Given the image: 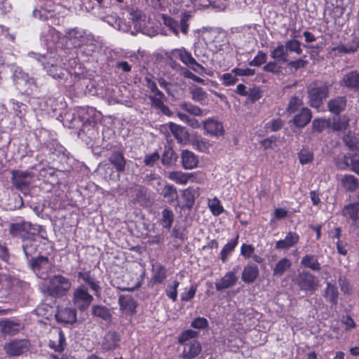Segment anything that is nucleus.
<instances>
[{
    "instance_id": "12",
    "label": "nucleus",
    "mask_w": 359,
    "mask_h": 359,
    "mask_svg": "<svg viewBox=\"0 0 359 359\" xmlns=\"http://www.w3.org/2000/svg\"><path fill=\"white\" fill-rule=\"evenodd\" d=\"M76 310L74 308L64 307L58 309L55 318L59 323L73 324L76 321Z\"/></svg>"
},
{
    "instance_id": "47",
    "label": "nucleus",
    "mask_w": 359,
    "mask_h": 359,
    "mask_svg": "<svg viewBox=\"0 0 359 359\" xmlns=\"http://www.w3.org/2000/svg\"><path fill=\"white\" fill-rule=\"evenodd\" d=\"M194 101L202 104L207 98V93L201 87L194 86L189 88Z\"/></svg>"
},
{
    "instance_id": "33",
    "label": "nucleus",
    "mask_w": 359,
    "mask_h": 359,
    "mask_svg": "<svg viewBox=\"0 0 359 359\" xmlns=\"http://www.w3.org/2000/svg\"><path fill=\"white\" fill-rule=\"evenodd\" d=\"M194 177L192 173H186L182 171H171L167 174V177L178 184H187L189 180Z\"/></svg>"
},
{
    "instance_id": "17",
    "label": "nucleus",
    "mask_w": 359,
    "mask_h": 359,
    "mask_svg": "<svg viewBox=\"0 0 359 359\" xmlns=\"http://www.w3.org/2000/svg\"><path fill=\"white\" fill-rule=\"evenodd\" d=\"M299 236L294 231H289L284 239L276 241L275 248L277 250H287L298 243Z\"/></svg>"
},
{
    "instance_id": "9",
    "label": "nucleus",
    "mask_w": 359,
    "mask_h": 359,
    "mask_svg": "<svg viewBox=\"0 0 359 359\" xmlns=\"http://www.w3.org/2000/svg\"><path fill=\"white\" fill-rule=\"evenodd\" d=\"M29 343L25 339L13 340L4 345L6 353L11 356H17L27 352Z\"/></svg>"
},
{
    "instance_id": "49",
    "label": "nucleus",
    "mask_w": 359,
    "mask_h": 359,
    "mask_svg": "<svg viewBox=\"0 0 359 359\" xmlns=\"http://www.w3.org/2000/svg\"><path fill=\"white\" fill-rule=\"evenodd\" d=\"M182 198L184 201V206L190 210L195 203V193L191 188H187L182 193Z\"/></svg>"
},
{
    "instance_id": "2",
    "label": "nucleus",
    "mask_w": 359,
    "mask_h": 359,
    "mask_svg": "<svg viewBox=\"0 0 359 359\" xmlns=\"http://www.w3.org/2000/svg\"><path fill=\"white\" fill-rule=\"evenodd\" d=\"M72 280L62 275H54L48 280L46 292L54 297L65 296L72 287Z\"/></svg>"
},
{
    "instance_id": "29",
    "label": "nucleus",
    "mask_w": 359,
    "mask_h": 359,
    "mask_svg": "<svg viewBox=\"0 0 359 359\" xmlns=\"http://www.w3.org/2000/svg\"><path fill=\"white\" fill-rule=\"evenodd\" d=\"M130 15L136 30L142 31L146 26L147 15L139 9L132 10Z\"/></svg>"
},
{
    "instance_id": "11",
    "label": "nucleus",
    "mask_w": 359,
    "mask_h": 359,
    "mask_svg": "<svg viewBox=\"0 0 359 359\" xmlns=\"http://www.w3.org/2000/svg\"><path fill=\"white\" fill-rule=\"evenodd\" d=\"M120 341V334L116 331L109 330L105 333L102 338V349L104 351H114L119 347Z\"/></svg>"
},
{
    "instance_id": "16",
    "label": "nucleus",
    "mask_w": 359,
    "mask_h": 359,
    "mask_svg": "<svg viewBox=\"0 0 359 359\" xmlns=\"http://www.w3.org/2000/svg\"><path fill=\"white\" fill-rule=\"evenodd\" d=\"M32 229V224L27 222H18L11 224L10 231L15 236L22 239L29 238V232Z\"/></svg>"
},
{
    "instance_id": "23",
    "label": "nucleus",
    "mask_w": 359,
    "mask_h": 359,
    "mask_svg": "<svg viewBox=\"0 0 359 359\" xmlns=\"http://www.w3.org/2000/svg\"><path fill=\"white\" fill-rule=\"evenodd\" d=\"M346 103L347 100L345 96H337L328 102V109L331 113L339 115L345 109Z\"/></svg>"
},
{
    "instance_id": "51",
    "label": "nucleus",
    "mask_w": 359,
    "mask_h": 359,
    "mask_svg": "<svg viewBox=\"0 0 359 359\" xmlns=\"http://www.w3.org/2000/svg\"><path fill=\"white\" fill-rule=\"evenodd\" d=\"M154 277L155 283H161L166 278V272L165 268L161 264H156L153 266Z\"/></svg>"
},
{
    "instance_id": "6",
    "label": "nucleus",
    "mask_w": 359,
    "mask_h": 359,
    "mask_svg": "<svg viewBox=\"0 0 359 359\" xmlns=\"http://www.w3.org/2000/svg\"><path fill=\"white\" fill-rule=\"evenodd\" d=\"M29 264L34 273L41 279L48 277V271L50 269L49 259L45 256H38L29 260Z\"/></svg>"
},
{
    "instance_id": "62",
    "label": "nucleus",
    "mask_w": 359,
    "mask_h": 359,
    "mask_svg": "<svg viewBox=\"0 0 359 359\" xmlns=\"http://www.w3.org/2000/svg\"><path fill=\"white\" fill-rule=\"evenodd\" d=\"M40 10H34L33 12V15L35 18H37L42 20H46L49 18V14L50 12L53 11V9L49 6L48 7L44 8L43 6H41Z\"/></svg>"
},
{
    "instance_id": "61",
    "label": "nucleus",
    "mask_w": 359,
    "mask_h": 359,
    "mask_svg": "<svg viewBox=\"0 0 359 359\" xmlns=\"http://www.w3.org/2000/svg\"><path fill=\"white\" fill-rule=\"evenodd\" d=\"M278 62H280L275 60L270 61L264 66L263 70L266 72L278 74L281 72L282 69V67L278 65Z\"/></svg>"
},
{
    "instance_id": "26",
    "label": "nucleus",
    "mask_w": 359,
    "mask_h": 359,
    "mask_svg": "<svg viewBox=\"0 0 359 359\" xmlns=\"http://www.w3.org/2000/svg\"><path fill=\"white\" fill-rule=\"evenodd\" d=\"M182 167L187 170L196 168L198 163V157L191 151L182 150L181 153Z\"/></svg>"
},
{
    "instance_id": "37",
    "label": "nucleus",
    "mask_w": 359,
    "mask_h": 359,
    "mask_svg": "<svg viewBox=\"0 0 359 359\" xmlns=\"http://www.w3.org/2000/svg\"><path fill=\"white\" fill-rule=\"evenodd\" d=\"M37 246V242L35 240L30 238L23 239L22 248L27 259L29 260V258L36 253Z\"/></svg>"
},
{
    "instance_id": "43",
    "label": "nucleus",
    "mask_w": 359,
    "mask_h": 359,
    "mask_svg": "<svg viewBox=\"0 0 359 359\" xmlns=\"http://www.w3.org/2000/svg\"><path fill=\"white\" fill-rule=\"evenodd\" d=\"M338 296L339 292L337 287L330 283H327L325 291V297L326 300L331 304L336 305L338 302Z\"/></svg>"
},
{
    "instance_id": "10",
    "label": "nucleus",
    "mask_w": 359,
    "mask_h": 359,
    "mask_svg": "<svg viewBox=\"0 0 359 359\" xmlns=\"http://www.w3.org/2000/svg\"><path fill=\"white\" fill-rule=\"evenodd\" d=\"M33 174L27 171H14L12 181L14 187L20 191L27 190L31 183Z\"/></svg>"
},
{
    "instance_id": "35",
    "label": "nucleus",
    "mask_w": 359,
    "mask_h": 359,
    "mask_svg": "<svg viewBox=\"0 0 359 359\" xmlns=\"http://www.w3.org/2000/svg\"><path fill=\"white\" fill-rule=\"evenodd\" d=\"M341 182L346 191L354 192L359 188V180L353 175H345Z\"/></svg>"
},
{
    "instance_id": "50",
    "label": "nucleus",
    "mask_w": 359,
    "mask_h": 359,
    "mask_svg": "<svg viewBox=\"0 0 359 359\" xmlns=\"http://www.w3.org/2000/svg\"><path fill=\"white\" fill-rule=\"evenodd\" d=\"M208 207L214 216H219L224 210L219 200L217 197L208 200Z\"/></svg>"
},
{
    "instance_id": "55",
    "label": "nucleus",
    "mask_w": 359,
    "mask_h": 359,
    "mask_svg": "<svg viewBox=\"0 0 359 359\" xmlns=\"http://www.w3.org/2000/svg\"><path fill=\"white\" fill-rule=\"evenodd\" d=\"M2 331L8 334H15L19 330V324L11 320H5L1 323Z\"/></svg>"
},
{
    "instance_id": "14",
    "label": "nucleus",
    "mask_w": 359,
    "mask_h": 359,
    "mask_svg": "<svg viewBox=\"0 0 359 359\" xmlns=\"http://www.w3.org/2000/svg\"><path fill=\"white\" fill-rule=\"evenodd\" d=\"M65 34L74 47L82 46L87 41V35L85 32L77 28L67 29Z\"/></svg>"
},
{
    "instance_id": "56",
    "label": "nucleus",
    "mask_w": 359,
    "mask_h": 359,
    "mask_svg": "<svg viewBox=\"0 0 359 359\" xmlns=\"http://www.w3.org/2000/svg\"><path fill=\"white\" fill-rule=\"evenodd\" d=\"M287 52L295 53L296 54L300 55L302 53V49L301 48L300 41L296 39L288 40L285 42V45Z\"/></svg>"
},
{
    "instance_id": "63",
    "label": "nucleus",
    "mask_w": 359,
    "mask_h": 359,
    "mask_svg": "<svg viewBox=\"0 0 359 359\" xmlns=\"http://www.w3.org/2000/svg\"><path fill=\"white\" fill-rule=\"evenodd\" d=\"M10 104L12 105V109L17 116L22 117L24 115L26 107L24 104L19 102L14 99H11L10 100Z\"/></svg>"
},
{
    "instance_id": "42",
    "label": "nucleus",
    "mask_w": 359,
    "mask_h": 359,
    "mask_svg": "<svg viewBox=\"0 0 359 359\" xmlns=\"http://www.w3.org/2000/svg\"><path fill=\"white\" fill-rule=\"evenodd\" d=\"M359 48V39L353 41L352 43L339 45L332 48V50L339 54H349L355 52Z\"/></svg>"
},
{
    "instance_id": "1",
    "label": "nucleus",
    "mask_w": 359,
    "mask_h": 359,
    "mask_svg": "<svg viewBox=\"0 0 359 359\" xmlns=\"http://www.w3.org/2000/svg\"><path fill=\"white\" fill-rule=\"evenodd\" d=\"M62 53V50H55L43 55L32 52L29 55L36 59L48 74L53 79H63L67 75V70Z\"/></svg>"
},
{
    "instance_id": "27",
    "label": "nucleus",
    "mask_w": 359,
    "mask_h": 359,
    "mask_svg": "<svg viewBox=\"0 0 359 359\" xmlns=\"http://www.w3.org/2000/svg\"><path fill=\"white\" fill-rule=\"evenodd\" d=\"M50 153L61 158V161L69 158V153L57 141L52 140L46 144Z\"/></svg>"
},
{
    "instance_id": "57",
    "label": "nucleus",
    "mask_w": 359,
    "mask_h": 359,
    "mask_svg": "<svg viewBox=\"0 0 359 359\" xmlns=\"http://www.w3.org/2000/svg\"><path fill=\"white\" fill-rule=\"evenodd\" d=\"M179 285V281L175 280L171 284L168 285L165 289L166 295L174 302L177 299V287Z\"/></svg>"
},
{
    "instance_id": "52",
    "label": "nucleus",
    "mask_w": 359,
    "mask_h": 359,
    "mask_svg": "<svg viewBox=\"0 0 359 359\" xmlns=\"http://www.w3.org/2000/svg\"><path fill=\"white\" fill-rule=\"evenodd\" d=\"M299 162L302 165L309 163L313 160V154L309 149L303 147L298 154Z\"/></svg>"
},
{
    "instance_id": "64",
    "label": "nucleus",
    "mask_w": 359,
    "mask_h": 359,
    "mask_svg": "<svg viewBox=\"0 0 359 359\" xmlns=\"http://www.w3.org/2000/svg\"><path fill=\"white\" fill-rule=\"evenodd\" d=\"M177 158V156L175 152L172 149H169L164 153L162 163L164 165H172L176 162Z\"/></svg>"
},
{
    "instance_id": "36",
    "label": "nucleus",
    "mask_w": 359,
    "mask_h": 359,
    "mask_svg": "<svg viewBox=\"0 0 359 359\" xmlns=\"http://www.w3.org/2000/svg\"><path fill=\"white\" fill-rule=\"evenodd\" d=\"M301 264L309 268L314 271H319L321 269L320 264L319 263L316 256L313 255H306L301 260Z\"/></svg>"
},
{
    "instance_id": "3",
    "label": "nucleus",
    "mask_w": 359,
    "mask_h": 359,
    "mask_svg": "<svg viewBox=\"0 0 359 359\" xmlns=\"http://www.w3.org/2000/svg\"><path fill=\"white\" fill-rule=\"evenodd\" d=\"M13 81L20 90L27 93H37L39 88L34 79L29 78L28 74L22 71L20 67H15L13 74Z\"/></svg>"
},
{
    "instance_id": "15",
    "label": "nucleus",
    "mask_w": 359,
    "mask_h": 359,
    "mask_svg": "<svg viewBox=\"0 0 359 359\" xmlns=\"http://www.w3.org/2000/svg\"><path fill=\"white\" fill-rule=\"evenodd\" d=\"M109 161L113 165L116 171L118 172H124L126 170V159L124 157L123 151L118 149L111 152L108 158Z\"/></svg>"
},
{
    "instance_id": "45",
    "label": "nucleus",
    "mask_w": 359,
    "mask_h": 359,
    "mask_svg": "<svg viewBox=\"0 0 359 359\" xmlns=\"http://www.w3.org/2000/svg\"><path fill=\"white\" fill-rule=\"evenodd\" d=\"M161 18L165 26H166L176 36H178L180 34L178 21L165 14L162 15Z\"/></svg>"
},
{
    "instance_id": "7",
    "label": "nucleus",
    "mask_w": 359,
    "mask_h": 359,
    "mask_svg": "<svg viewBox=\"0 0 359 359\" xmlns=\"http://www.w3.org/2000/svg\"><path fill=\"white\" fill-rule=\"evenodd\" d=\"M294 281L303 291L312 292L317 289L318 280L316 277L309 272L302 271L299 273L296 276Z\"/></svg>"
},
{
    "instance_id": "40",
    "label": "nucleus",
    "mask_w": 359,
    "mask_h": 359,
    "mask_svg": "<svg viewBox=\"0 0 359 359\" xmlns=\"http://www.w3.org/2000/svg\"><path fill=\"white\" fill-rule=\"evenodd\" d=\"M292 266L291 261L286 258L280 259L273 269V274L275 276H282Z\"/></svg>"
},
{
    "instance_id": "46",
    "label": "nucleus",
    "mask_w": 359,
    "mask_h": 359,
    "mask_svg": "<svg viewBox=\"0 0 359 359\" xmlns=\"http://www.w3.org/2000/svg\"><path fill=\"white\" fill-rule=\"evenodd\" d=\"M162 194L164 198H167L168 202L171 203L178 198L177 189L172 184H166L163 189Z\"/></svg>"
},
{
    "instance_id": "58",
    "label": "nucleus",
    "mask_w": 359,
    "mask_h": 359,
    "mask_svg": "<svg viewBox=\"0 0 359 359\" xmlns=\"http://www.w3.org/2000/svg\"><path fill=\"white\" fill-rule=\"evenodd\" d=\"M198 332L192 330H187L184 331L179 337L178 341L181 344H185L189 343L191 339L196 338Z\"/></svg>"
},
{
    "instance_id": "31",
    "label": "nucleus",
    "mask_w": 359,
    "mask_h": 359,
    "mask_svg": "<svg viewBox=\"0 0 359 359\" xmlns=\"http://www.w3.org/2000/svg\"><path fill=\"white\" fill-rule=\"evenodd\" d=\"M92 314L105 322H110L112 315L109 308L103 305L94 304L91 308Z\"/></svg>"
},
{
    "instance_id": "60",
    "label": "nucleus",
    "mask_w": 359,
    "mask_h": 359,
    "mask_svg": "<svg viewBox=\"0 0 359 359\" xmlns=\"http://www.w3.org/2000/svg\"><path fill=\"white\" fill-rule=\"evenodd\" d=\"M344 141L350 150L353 151H359V142L356 137L351 134H347L344 137Z\"/></svg>"
},
{
    "instance_id": "20",
    "label": "nucleus",
    "mask_w": 359,
    "mask_h": 359,
    "mask_svg": "<svg viewBox=\"0 0 359 359\" xmlns=\"http://www.w3.org/2000/svg\"><path fill=\"white\" fill-rule=\"evenodd\" d=\"M203 128L207 133L219 136L224 133V128L221 122L214 118H209L203 122Z\"/></svg>"
},
{
    "instance_id": "44",
    "label": "nucleus",
    "mask_w": 359,
    "mask_h": 359,
    "mask_svg": "<svg viewBox=\"0 0 359 359\" xmlns=\"http://www.w3.org/2000/svg\"><path fill=\"white\" fill-rule=\"evenodd\" d=\"M192 15L191 12H183L180 15V20L178 22V28L180 33L187 35L189 32V21L191 20Z\"/></svg>"
},
{
    "instance_id": "8",
    "label": "nucleus",
    "mask_w": 359,
    "mask_h": 359,
    "mask_svg": "<svg viewBox=\"0 0 359 359\" xmlns=\"http://www.w3.org/2000/svg\"><path fill=\"white\" fill-rule=\"evenodd\" d=\"M240 269L236 266L231 271L226 272L224 276L215 283V288L217 291H222L233 287L238 282L237 273Z\"/></svg>"
},
{
    "instance_id": "39",
    "label": "nucleus",
    "mask_w": 359,
    "mask_h": 359,
    "mask_svg": "<svg viewBox=\"0 0 359 359\" xmlns=\"http://www.w3.org/2000/svg\"><path fill=\"white\" fill-rule=\"evenodd\" d=\"M343 215L353 222H359V203H350L343 210Z\"/></svg>"
},
{
    "instance_id": "13",
    "label": "nucleus",
    "mask_w": 359,
    "mask_h": 359,
    "mask_svg": "<svg viewBox=\"0 0 359 359\" xmlns=\"http://www.w3.org/2000/svg\"><path fill=\"white\" fill-rule=\"evenodd\" d=\"M340 86L354 91H359V72L351 71L344 74L340 80Z\"/></svg>"
},
{
    "instance_id": "34",
    "label": "nucleus",
    "mask_w": 359,
    "mask_h": 359,
    "mask_svg": "<svg viewBox=\"0 0 359 359\" xmlns=\"http://www.w3.org/2000/svg\"><path fill=\"white\" fill-rule=\"evenodd\" d=\"M270 57L276 61L280 62H287L288 61V53L285 45L279 43L276 47L273 48L270 53Z\"/></svg>"
},
{
    "instance_id": "25",
    "label": "nucleus",
    "mask_w": 359,
    "mask_h": 359,
    "mask_svg": "<svg viewBox=\"0 0 359 359\" xmlns=\"http://www.w3.org/2000/svg\"><path fill=\"white\" fill-rule=\"evenodd\" d=\"M259 273V268L255 264H248L244 266L242 273V280L248 284L252 283L257 278Z\"/></svg>"
},
{
    "instance_id": "30",
    "label": "nucleus",
    "mask_w": 359,
    "mask_h": 359,
    "mask_svg": "<svg viewBox=\"0 0 359 359\" xmlns=\"http://www.w3.org/2000/svg\"><path fill=\"white\" fill-rule=\"evenodd\" d=\"M168 127L178 142L182 143L187 141L189 138V133L184 127L172 122H170L168 124Z\"/></svg>"
},
{
    "instance_id": "19",
    "label": "nucleus",
    "mask_w": 359,
    "mask_h": 359,
    "mask_svg": "<svg viewBox=\"0 0 359 359\" xmlns=\"http://www.w3.org/2000/svg\"><path fill=\"white\" fill-rule=\"evenodd\" d=\"M53 334V339L49 340L48 346L55 351L61 352L66 346V339L63 332L60 330H56Z\"/></svg>"
},
{
    "instance_id": "32",
    "label": "nucleus",
    "mask_w": 359,
    "mask_h": 359,
    "mask_svg": "<svg viewBox=\"0 0 359 359\" xmlns=\"http://www.w3.org/2000/svg\"><path fill=\"white\" fill-rule=\"evenodd\" d=\"M81 116L83 121L85 123H88L89 125L95 123L99 121L101 118V114L96 111L94 107H87L85 109H82L81 111Z\"/></svg>"
},
{
    "instance_id": "4",
    "label": "nucleus",
    "mask_w": 359,
    "mask_h": 359,
    "mask_svg": "<svg viewBox=\"0 0 359 359\" xmlns=\"http://www.w3.org/2000/svg\"><path fill=\"white\" fill-rule=\"evenodd\" d=\"M93 300V296L88 292V287L86 285H81L74 289L72 302L79 311H86Z\"/></svg>"
},
{
    "instance_id": "21",
    "label": "nucleus",
    "mask_w": 359,
    "mask_h": 359,
    "mask_svg": "<svg viewBox=\"0 0 359 359\" xmlns=\"http://www.w3.org/2000/svg\"><path fill=\"white\" fill-rule=\"evenodd\" d=\"M149 99L151 101L153 107L160 109L163 114L165 115H170V109L163 103L164 100H165V96L161 90L154 93L153 95L149 96Z\"/></svg>"
},
{
    "instance_id": "48",
    "label": "nucleus",
    "mask_w": 359,
    "mask_h": 359,
    "mask_svg": "<svg viewBox=\"0 0 359 359\" xmlns=\"http://www.w3.org/2000/svg\"><path fill=\"white\" fill-rule=\"evenodd\" d=\"M161 224L163 228L170 229L174 221V214L168 208L164 209L162 212Z\"/></svg>"
},
{
    "instance_id": "24",
    "label": "nucleus",
    "mask_w": 359,
    "mask_h": 359,
    "mask_svg": "<svg viewBox=\"0 0 359 359\" xmlns=\"http://www.w3.org/2000/svg\"><path fill=\"white\" fill-rule=\"evenodd\" d=\"M311 118L312 114L311 110L307 107L302 108L294 116L293 123L297 127L303 128L311 121Z\"/></svg>"
},
{
    "instance_id": "18",
    "label": "nucleus",
    "mask_w": 359,
    "mask_h": 359,
    "mask_svg": "<svg viewBox=\"0 0 359 359\" xmlns=\"http://www.w3.org/2000/svg\"><path fill=\"white\" fill-rule=\"evenodd\" d=\"M120 310L124 313L133 315L136 312L137 302L130 295H121L118 298Z\"/></svg>"
},
{
    "instance_id": "41",
    "label": "nucleus",
    "mask_w": 359,
    "mask_h": 359,
    "mask_svg": "<svg viewBox=\"0 0 359 359\" xmlns=\"http://www.w3.org/2000/svg\"><path fill=\"white\" fill-rule=\"evenodd\" d=\"M305 107H304V103L302 98H300L299 96L294 95L291 97L289 100L286 111L289 114H296L299 112L302 108Z\"/></svg>"
},
{
    "instance_id": "22",
    "label": "nucleus",
    "mask_w": 359,
    "mask_h": 359,
    "mask_svg": "<svg viewBox=\"0 0 359 359\" xmlns=\"http://www.w3.org/2000/svg\"><path fill=\"white\" fill-rule=\"evenodd\" d=\"M201 351V344L197 340H193L184 344L182 357L184 359H193L200 353Z\"/></svg>"
},
{
    "instance_id": "54",
    "label": "nucleus",
    "mask_w": 359,
    "mask_h": 359,
    "mask_svg": "<svg viewBox=\"0 0 359 359\" xmlns=\"http://www.w3.org/2000/svg\"><path fill=\"white\" fill-rule=\"evenodd\" d=\"M180 107L186 111L187 112L189 113L191 115L194 116H203L205 114H203V110L198 107V106L194 105L191 103L189 102H183L180 104Z\"/></svg>"
},
{
    "instance_id": "59",
    "label": "nucleus",
    "mask_w": 359,
    "mask_h": 359,
    "mask_svg": "<svg viewBox=\"0 0 359 359\" xmlns=\"http://www.w3.org/2000/svg\"><path fill=\"white\" fill-rule=\"evenodd\" d=\"M266 60V53L262 50H259L254 59L249 62V65L251 67H260L262 65L265 64Z\"/></svg>"
},
{
    "instance_id": "5",
    "label": "nucleus",
    "mask_w": 359,
    "mask_h": 359,
    "mask_svg": "<svg viewBox=\"0 0 359 359\" xmlns=\"http://www.w3.org/2000/svg\"><path fill=\"white\" fill-rule=\"evenodd\" d=\"M329 88L325 83H320L311 87L309 90V97L310 105L313 108L318 109L323 100L328 95Z\"/></svg>"
},
{
    "instance_id": "28",
    "label": "nucleus",
    "mask_w": 359,
    "mask_h": 359,
    "mask_svg": "<svg viewBox=\"0 0 359 359\" xmlns=\"http://www.w3.org/2000/svg\"><path fill=\"white\" fill-rule=\"evenodd\" d=\"M175 58L179 59L186 66L191 65V62L194 61V58L192 57L191 53L187 50L184 48H175L170 52V59Z\"/></svg>"
},
{
    "instance_id": "38",
    "label": "nucleus",
    "mask_w": 359,
    "mask_h": 359,
    "mask_svg": "<svg viewBox=\"0 0 359 359\" xmlns=\"http://www.w3.org/2000/svg\"><path fill=\"white\" fill-rule=\"evenodd\" d=\"M239 236L236 235V238L229 242H228L222 248L220 252V258L223 263L226 262L229 255L234 250L236 247L238 241Z\"/></svg>"
},
{
    "instance_id": "53",
    "label": "nucleus",
    "mask_w": 359,
    "mask_h": 359,
    "mask_svg": "<svg viewBox=\"0 0 359 359\" xmlns=\"http://www.w3.org/2000/svg\"><path fill=\"white\" fill-rule=\"evenodd\" d=\"M349 119L346 116H339L333 120V130L345 131L348 126Z\"/></svg>"
}]
</instances>
